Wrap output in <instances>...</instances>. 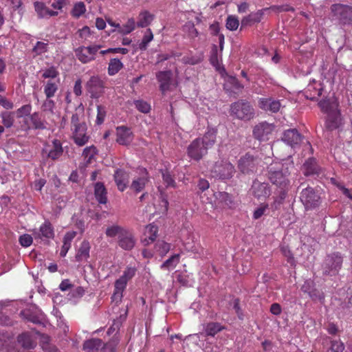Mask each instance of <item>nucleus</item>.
I'll list each match as a JSON object with an SVG mask.
<instances>
[{"label":"nucleus","instance_id":"1","mask_svg":"<svg viewBox=\"0 0 352 352\" xmlns=\"http://www.w3.org/2000/svg\"><path fill=\"white\" fill-rule=\"evenodd\" d=\"M294 168V163L289 162L271 164L267 168V177L270 182L280 189V197L285 199L289 186L288 176L289 169Z\"/></svg>","mask_w":352,"mask_h":352},{"label":"nucleus","instance_id":"2","mask_svg":"<svg viewBox=\"0 0 352 352\" xmlns=\"http://www.w3.org/2000/svg\"><path fill=\"white\" fill-rule=\"evenodd\" d=\"M321 110L327 113L325 122V128L328 131L335 130L341 125V117L336 102H331L329 100H322L318 103Z\"/></svg>","mask_w":352,"mask_h":352},{"label":"nucleus","instance_id":"3","mask_svg":"<svg viewBox=\"0 0 352 352\" xmlns=\"http://www.w3.org/2000/svg\"><path fill=\"white\" fill-rule=\"evenodd\" d=\"M230 114L235 119L247 122L254 118L255 110L247 100L240 99L230 104Z\"/></svg>","mask_w":352,"mask_h":352},{"label":"nucleus","instance_id":"4","mask_svg":"<svg viewBox=\"0 0 352 352\" xmlns=\"http://www.w3.org/2000/svg\"><path fill=\"white\" fill-rule=\"evenodd\" d=\"M342 263L343 256L340 252L327 254L322 264V274L330 276L338 274Z\"/></svg>","mask_w":352,"mask_h":352},{"label":"nucleus","instance_id":"5","mask_svg":"<svg viewBox=\"0 0 352 352\" xmlns=\"http://www.w3.org/2000/svg\"><path fill=\"white\" fill-rule=\"evenodd\" d=\"M235 173L234 166L228 161H217L210 169L212 177L218 179H229Z\"/></svg>","mask_w":352,"mask_h":352},{"label":"nucleus","instance_id":"6","mask_svg":"<svg viewBox=\"0 0 352 352\" xmlns=\"http://www.w3.org/2000/svg\"><path fill=\"white\" fill-rule=\"evenodd\" d=\"M333 19L343 25L352 24V7L343 4H333L331 7Z\"/></svg>","mask_w":352,"mask_h":352},{"label":"nucleus","instance_id":"7","mask_svg":"<svg viewBox=\"0 0 352 352\" xmlns=\"http://www.w3.org/2000/svg\"><path fill=\"white\" fill-rule=\"evenodd\" d=\"M259 159L250 153H245L238 161V168L243 174L254 173L257 170Z\"/></svg>","mask_w":352,"mask_h":352},{"label":"nucleus","instance_id":"8","mask_svg":"<svg viewBox=\"0 0 352 352\" xmlns=\"http://www.w3.org/2000/svg\"><path fill=\"white\" fill-rule=\"evenodd\" d=\"M300 199L307 210L315 208L320 204V197L311 187L302 189Z\"/></svg>","mask_w":352,"mask_h":352},{"label":"nucleus","instance_id":"9","mask_svg":"<svg viewBox=\"0 0 352 352\" xmlns=\"http://www.w3.org/2000/svg\"><path fill=\"white\" fill-rule=\"evenodd\" d=\"M275 129L274 124L267 122H261L257 124L253 129V136L259 141H267Z\"/></svg>","mask_w":352,"mask_h":352},{"label":"nucleus","instance_id":"10","mask_svg":"<svg viewBox=\"0 0 352 352\" xmlns=\"http://www.w3.org/2000/svg\"><path fill=\"white\" fill-rule=\"evenodd\" d=\"M42 153L43 155H46L47 158L52 160H58L63 153V148L60 141L54 139L51 142L45 143Z\"/></svg>","mask_w":352,"mask_h":352},{"label":"nucleus","instance_id":"11","mask_svg":"<svg viewBox=\"0 0 352 352\" xmlns=\"http://www.w3.org/2000/svg\"><path fill=\"white\" fill-rule=\"evenodd\" d=\"M208 150L201 143L200 138L194 140L188 146V155L192 160L199 161L208 153Z\"/></svg>","mask_w":352,"mask_h":352},{"label":"nucleus","instance_id":"12","mask_svg":"<svg viewBox=\"0 0 352 352\" xmlns=\"http://www.w3.org/2000/svg\"><path fill=\"white\" fill-rule=\"evenodd\" d=\"M250 192L254 197L264 199L271 195V188L268 183L256 179L252 182Z\"/></svg>","mask_w":352,"mask_h":352},{"label":"nucleus","instance_id":"13","mask_svg":"<svg viewBox=\"0 0 352 352\" xmlns=\"http://www.w3.org/2000/svg\"><path fill=\"white\" fill-rule=\"evenodd\" d=\"M104 88V81L98 76H94L86 83V89L92 98H98Z\"/></svg>","mask_w":352,"mask_h":352},{"label":"nucleus","instance_id":"14","mask_svg":"<svg viewBox=\"0 0 352 352\" xmlns=\"http://www.w3.org/2000/svg\"><path fill=\"white\" fill-rule=\"evenodd\" d=\"M116 142L122 146H129L133 140V133L131 129L125 126L116 128Z\"/></svg>","mask_w":352,"mask_h":352},{"label":"nucleus","instance_id":"15","mask_svg":"<svg viewBox=\"0 0 352 352\" xmlns=\"http://www.w3.org/2000/svg\"><path fill=\"white\" fill-rule=\"evenodd\" d=\"M148 182V173L146 168L140 169V176L135 178L131 185L130 189L135 193L142 191Z\"/></svg>","mask_w":352,"mask_h":352},{"label":"nucleus","instance_id":"16","mask_svg":"<svg viewBox=\"0 0 352 352\" xmlns=\"http://www.w3.org/2000/svg\"><path fill=\"white\" fill-rule=\"evenodd\" d=\"M74 142L79 146H82L88 142L89 137L87 135V124L83 122L77 127L72 128Z\"/></svg>","mask_w":352,"mask_h":352},{"label":"nucleus","instance_id":"17","mask_svg":"<svg viewBox=\"0 0 352 352\" xmlns=\"http://www.w3.org/2000/svg\"><path fill=\"white\" fill-rule=\"evenodd\" d=\"M282 140L292 148L298 145L302 140V135L296 129L286 130L282 137Z\"/></svg>","mask_w":352,"mask_h":352},{"label":"nucleus","instance_id":"18","mask_svg":"<svg viewBox=\"0 0 352 352\" xmlns=\"http://www.w3.org/2000/svg\"><path fill=\"white\" fill-rule=\"evenodd\" d=\"M118 243L122 249L129 251L135 247L136 239L133 233L127 229L122 236H120Z\"/></svg>","mask_w":352,"mask_h":352},{"label":"nucleus","instance_id":"19","mask_svg":"<svg viewBox=\"0 0 352 352\" xmlns=\"http://www.w3.org/2000/svg\"><path fill=\"white\" fill-rule=\"evenodd\" d=\"M114 181L119 190L124 191L129 184V174L124 169L118 168L113 174Z\"/></svg>","mask_w":352,"mask_h":352},{"label":"nucleus","instance_id":"20","mask_svg":"<svg viewBox=\"0 0 352 352\" xmlns=\"http://www.w3.org/2000/svg\"><path fill=\"white\" fill-rule=\"evenodd\" d=\"M172 76L173 74L170 70L161 71L156 74V78L160 82V89L163 94L169 90Z\"/></svg>","mask_w":352,"mask_h":352},{"label":"nucleus","instance_id":"21","mask_svg":"<svg viewBox=\"0 0 352 352\" xmlns=\"http://www.w3.org/2000/svg\"><path fill=\"white\" fill-rule=\"evenodd\" d=\"M258 107L264 111L276 113L280 110V103L278 100L272 98H262L258 100Z\"/></svg>","mask_w":352,"mask_h":352},{"label":"nucleus","instance_id":"22","mask_svg":"<svg viewBox=\"0 0 352 352\" xmlns=\"http://www.w3.org/2000/svg\"><path fill=\"white\" fill-rule=\"evenodd\" d=\"M302 170L305 176L318 175L321 170L320 167L314 157H309L305 162Z\"/></svg>","mask_w":352,"mask_h":352},{"label":"nucleus","instance_id":"23","mask_svg":"<svg viewBox=\"0 0 352 352\" xmlns=\"http://www.w3.org/2000/svg\"><path fill=\"white\" fill-rule=\"evenodd\" d=\"M90 249L91 245L89 242L87 240H84L77 250V253L75 256L76 261L78 262L87 261L89 258Z\"/></svg>","mask_w":352,"mask_h":352},{"label":"nucleus","instance_id":"24","mask_svg":"<svg viewBox=\"0 0 352 352\" xmlns=\"http://www.w3.org/2000/svg\"><path fill=\"white\" fill-rule=\"evenodd\" d=\"M35 237L38 236L41 239L43 237L46 239H52L54 236V228L49 221H45L42 224L38 232H34Z\"/></svg>","mask_w":352,"mask_h":352},{"label":"nucleus","instance_id":"25","mask_svg":"<svg viewBox=\"0 0 352 352\" xmlns=\"http://www.w3.org/2000/svg\"><path fill=\"white\" fill-rule=\"evenodd\" d=\"M107 190L102 182H97L94 186V195L97 201L102 204L107 202Z\"/></svg>","mask_w":352,"mask_h":352},{"label":"nucleus","instance_id":"26","mask_svg":"<svg viewBox=\"0 0 352 352\" xmlns=\"http://www.w3.org/2000/svg\"><path fill=\"white\" fill-rule=\"evenodd\" d=\"M102 340L99 338H91L86 340L83 344V349L87 352H98L101 349Z\"/></svg>","mask_w":352,"mask_h":352},{"label":"nucleus","instance_id":"27","mask_svg":"<svg viewBox=\"0 0 352 352\" xmlns=\"http://www.w3.org/2000/svg\"><path fill=\"white\" fill-rule=\"evenodd\" d=\"M217 131L214 129H208L201 139V143L204 146L209 149L213 146L216 142Z\"/></svg>","mask_w":352,"mask_h":352},{"label":"nucleus","instance_id":"28","mask_svg":"<svg viewBox=\"0 0 352 352\" xmlns=\"http://www.w3.org/2000/svg\"><path fill=\"white\" fill-rule=\"evenodd\" d=\"M318 87H316L314 83L309 84L305 92V97L311 100H316L322 94V91L321 85L318 84Z\"/></svg>","mask_w":352,"mask_h":352},{"label":"nucleus","instance_id":"29","mask_svg":"<svg viewBox=\"0 0 352 352\" xmlns=\"http://www.w3.org/2000/svg\"><path fill=\"white\" fill-rule=\"evenodd\" d=\"M127 281L124 278L120 277L115 282V290L112 296L113 300H120L122 297V292L126 288Z\"/></svg>","mask_w":352,"mask_h":352},{"label":"nucleus","instance_id":"30","mask_svg":"<svg viewBox=\"0 0 352 352\" xmlns=\"http://www.w3.org/2000/svg\"><path fill=\"white\" fill-rule=\"evenodd\" d=\"M225 329L219 322H211L204 326V332L206 336L214 337L217 333Z\"/></svg>","mask_w":352,"mask_h":352},{"label":"nucleus","instance_id":"31","mask_svg":"<svg viewBox=\"0 0 352 352\" xmlns=\"http://www.w3.org/2000/svg\"><path fill=\"white\" fill-rule=\"evenodd\" d=\"M87 52V50L85 46H80L75 50L77 58L83 64L95 60V57L91 56Z\"/></svg>","mask_w":352,"mask_h":352},{"label":"nucleus","instance_id":"32","mask_svg":"<svg viewBox=\"0 0 352 352\" xmlns=\"http://www.w3.org/2000/svg\"><path fill=\"white\" fill-rule=\"evenodd\" d=\"M18 342L25 349H34L36 346L33 342L31 336L28 333H23L18 336Z\"/></svg>","mask_w":352,"mask_h":352},{"label":"nucleus","instance_id":"33","mask_svg":"<svg viewBox=\"0 0 352 352\" xmlns=\"http://www.w3.org/2000/svg\"><path fill=\"white\" fill-rule=\"evenodd\" d=\"M126 228L122 226L115 224L107 227L105 231V234L108 237L118 236L119 239L120 236H122L125 232V231H126Z\"/></svg>","mask_w":352,"mask_h":352},{"label":"nucleus","instance_id":"34","mask_svg":"<svg viewBox=\"0 0 352 352\" xmlns=\"http://www.w3.org/2000/svg\"><path fill=\"white\" fill-rule=\"evenodd\" d=\"M153 15L150 14L148 11L141 12L138 16V21L137 26L139 28H146L153 20Z\"/></svg>","mask_w":352,"mask_h":352},{"label":"nucleus","instance_id":"35","mask_svg":"<svg viewBox=\"0 0 352 352\" xmlns=\"http://www.w3.org/2000/svg\"><path fill=\"white\" fill-rule=\"evenodd\" d=\"M157 227L153 225H149L146 227V234L148 236L143 241L144 245H148L154 242L157 238Z\"/></svg>","mask_w":352,"mask_h":352},{"label":"nucleus","instance_id":"36","mask_svg":"<svg viewBox=\"0 0 352 352\" xmlns=\"http://www.w3.org/2000/svg\"><path fill=\"white\" fill-rule=\"evenodd\" d=\"M0 118H1V121L3 124V126L10 128L14 122V113L4 111L0 113Z\"/></svg>","mask_w":352,"mask_h":352},{"label":"nucleus","instance_id":"37","mask_svg":"<svg viewBox=\"0 0 352 352\" xmlns=\"http://www.w3.org/2000/svg\"><path fill=\"white\" fill-rule=\"evenodd\" d=\"M123 63L118 58H111L108 66V74L109 76H114L122 67Z\"/></svg>","mask_w":352,"mask_h":352},{"label":"nucleus","instance_id":"38","mask_svg":"<svg viewBox=\"0 0 352 352\" xmlns=\"http://www.w3.org/2000/svg\"><path fill=\"white\" fill-rule=\"evenodd\" d=\"M30 120L35 129H45L46 128L45 122L41 119L39 113L35 112L30 116Z\"/></svg>","mask_w":352,"mask_h":352},{"label":"nucleus","instance_id":"39","mask_svg":"<svg viewBox=\"0 0 352 352\" xmlns=\"http://www.w3.org/2000/svg\"><path fill=\"white\" fill-rule=\"evenodd\" d=\"M179 262V254H174L162 264L161 269L170 270V269L175 267Z\"/></svg>","mask_w":352,"mask_h":352},{"label":"nucleus","instance_id":"40","mask_svg":"<svg viewBox=\"0 0 352 352\" xmlns=\"http://www.w3.org/2000/svg\"><path fill=\"white\" fill-rule=\"evenodd\" d=\"M227 85H230L232 91L234 94L240 93L243 89V85L239 82L238 79L234 76H229L227 80Z\"/></svg>","mask_w":352,"mask_h":352},{"label":"nucleus","instance_id":"41","mask_svg":"<svg viewBox=\"0 0 352 352\" xmlns=\"http://www.w3.org/2000/svg\"><path fill=\"white\" fill-rule=\"evenodd\" d=\"M34 10L38 14V18L47 17L48 8L43 2L36 1L34 3Z\"/></svg>","mask_w":352,"mask_h":352},{"label":"nucleus","instance_id":"42","mask_svg":"<svg viewBox=\"0 0 352 352\" xmlns=\"http://www.w3.org/2000/svg\"><path fill=\"white\" fill-rule=\"evenodd\" d=\"M118 343V338L113 337L106 344L102 343L101 351L102 352H115Z\"/></svg>","mask_w":352,"mask_h":352},{"label":"nucleus","instance_id":"43","mask_svg":"<svg viewBox=\"0 0 352 352\" xmlns=\"http://www.w3.org/2000/svg\"><path fill=\"white\" fill-rule=\"evenodd\" d=\"M57 90V84L50 80L47 82L44 87V93L47 98H51L52 97H53Z\"/></svg>","mask_w":352,"mask_h":352},{"label":"nucleus","instance_id":"44","mask_svg":"<svg viewBox=\"0 0 352 352\" xmlns=\"http://www.w3.org/2000/svg\"><path fill=\"white\" fill-rule=\"evenodd\" d=\"M155 248L160 255L164 256L170 250V244L164 241H158L155 245Z\"/></svg>","mask_w":352,"mask_h":352},{"label":"nucleus","instance_id":"45","mask_svg":"<svg viewBox=\"0 0 352 352\" xmlns=\"http://www.w3.org/2000/svg\"><path fill=\"white\" fill-rule=\"evenodd\" d=\"M86 11L85 5L83 2H78L76 3L71 13L72 15L75 18H79L81 15H82Z\"/></svg>","mask_w":352,"mask_h":352},{"label":"nucleus","instance_id":"46","mask_svg":"<svg viewBox=\"0 0 352 352\" xmlns=\"http://www.w3.org/2000/svg\"><path fill=\"white\" fill-rule=\"evenodd\" d=\"M135 27V22L134 19L131 18L129 19L126 23L122 27H120L119 30V32L122 34H127L131 32Z\"/></svg>","mask_w":352,"mask_h":352},{"label":"nucleus","instance_id":"47","mask_svg":"<svg viewBox=\"0 0 352 352\" xmlns=\"http://www.w3.org/2000/svg\"><path fill=\"white\" fill-rule=\"evenodd\" d=\"M153 38V34L151 29H147L146 34L142 38V42L139 45V48L141 50H145L147 48V45Z\"/></svg>","mask_w":352,"mask_h":352},{"label":"nucleus","instance_id":"48","mask_svg":"<svg viewBox=\"0 0 352 352\" xmlns=\"http://www.w3.org/2000/svg\"><path fill=\"white\" fill-rule=\"evenodd\" d=\"M217 198L225 206L231 207L232 204V197L226 192H219Z\"/></svg>","mask_w":352,"mask_h":352},{"label":"nucleus","instance_id":"49","mask_svg":"<svg viewBox=\"0 0 352 352\" xmlns=\"http://www.w3.org/2000/svg\"><path fill=\"white\" fill-rule=\"evenodd\" d=\"M184 30L188 33V37L195 38L198 36L199 32L192 22L186 23L184 26Z\"/></svg>","mask_w":352,"mask_h":352},{"label":"nucleus","instance_id":"50","mask_svg":"<svg viewBox=\"0 0 352 352\" xmlns=\"http://www.w3.org/2000/svg\"><path fill=\"white\" fill-rule=\"evenodd\" d=\"M136 109L142 113H147L151 110L150 104L142 100H138L134 101Z\"/></svg>","mask_w":352,"mask_h":352},{"label":"nucleus","instance_id":"51","mask_svg":"<svg viewBox=\"0 0 352 352\" xmlns=\"http://www.w3.org/2000/svg\"><path fill=\"white\" fill-rule=\"evenodd\" d=\"M239 25L238 19L234 16H229L226 20V28L227 29L234 31L236 30Z\"/></svg>","mask_w":352,"mask_h":352},{"label":"nucleus","instance_id":"52","mask_svg":"<svg viewBox=\"0 0 352 352\" xmlns=\"http://www.w3.org/2000/svg\"><path fill=\"white\" fill-rule=\"evenodd\" d=\"M47 51V43H45L41 41H37L36 45L32 49V52L36 54V55L42 54Z\"/></svg>","mask_w":352,"mask_h":352},{"label":"nucleus","instance_id":"53","mask_svg":"<svg viewBox=\"0 0 352 352\" xmlns=\"http://www.w3.org/2000/svg\"><path fill=\"white\" fill-rule=\"evenodd\" d=\"M106 109L105 107L102 105L97 106V117H96V123L97 124H101L103 123L104 120V118L106 117Z\"/></svg>","mask_w":352,"mask_h":352},{"label":"nucleus","instance_id":"54","mask_svg":"<svg viewBox=\"0 0 352 352\" xmlns=\"http://www.w3.org/2000/svg\"><path fill=\"white\" fill-rule=\"evenodd\" d=\"M344 350V344L340 340H331L330 351L331 352H343Z\"/></svg>","mask_w":352,"mask_h":352},{"label":"nucleus","instance_id":"55","mask_svg":"<svg viewBox=\"0 0 352 352\" xmlns=\"http://www.w3.org/2000/svg\"><path fill=\"white\" fill-rule=\"evenodd\" d=\"M55 104L52 100L50 98H47L43 103L41 106V110L44 112H50L53 113V110L54 108Z\"/></svg>","mask_w":352,"mask_h":352},{"label":"nucleus","instance_id":"56","mask_svg":"<svg viewBox=\"0 0 352 352\" xmlns=\"http://www.w3.org/2000/svg\"><path fill=\"white\" fill-rule=\"evenodd\" d=\"M59 73L54 67H51L44 71L42 77L44 78H55L58 76Z\"/></svg>","mask_w":352,"mask_h":352},{"label":"nucleus","instance_id":"57","mask_svg":"<svg viewBox=\"0 0 352 352\" xmlns=\"http://www.w3.org/2000/svg\"><path fill=\"white\" fill-rule=\"evenodd\" d=\"M162 178L164 183L166 184V186H175V180L172 177V175L168 170L162 171Z\"/></svg>","mask_w":352,"mask_h":352},{"label":"nucleus","instance_id":"58","mask_svg":"<svg viewBox=\"0 0 352 352\" xmlns=\"http://www.w3.org/2000/svg\"><path fill=\"white\" fill-rule=\"evenodd\" d=\"M19 243L23 247H29L33 241V239L31 235L25 234L19 237Z\"/></svg>","mask_w":352,"mask_h":352},{"label":"nucleus","instance_id":"59","mask_svg":"<svg viewBox=\"0 0 352 352\" xmlns=\"http://www.w3.org/2000/svg\"><path fill=\"white\" fill-rule=\"evenodd\" d=\"M308 295L313 300H322L324 299L323 294L315 287L311 289Z\"/></svg>","mask_w":352,"mask_h":352},{"label":"nucleus","instance_id":"60","mask_svg":"<svg viewBox=\"0 0 352 352\" xmlns=\"http://www.w3.org/2000/svg\"><path fill=\"white\" fill-rule=\"evenodd\" d=\"M268 209L267 204H262L260 207L256 208L253 214V218L254 219H258L261 218L265 212V211Z\"/></svg>","mask_w":352,"mask_h":352},{"label":"nucleus","instance_id":"61","mask_svg":"<svg viewBox=\"0 0 352 352\" xmlns=\"http://www.w3.org/2000/svg\"><path fill=\"white\" fill-rule=\"evenodd\" d=\"M97 153V149L94 146H88L84 148L82 155L85 157H88L90 160Z\"/></svg>","mask_w":352,"mask_h":352},{"label":"nucleus","instance_id":"62","mask_svg":"<svg viewBox=\"0 0 352 352\" xmlns=\"http://www.w3.org/2000/svg\"><path fill=\"white\" fill-rule=\"evenodd\" d=\"M31 109H32V107H31V105H30V104H25V105L22 106L21 108H19L16 111L17 117L21 118L23 116L29 115L30 113Z\"/></svg>","mask_w":352,"mask_h":352},{"label":"nucleus","instance_id":"63","mask_svg":"<svg viewBox=\"0 0 352 352\" xmlns=\"http://www.w3.org/2000/svg\"><path fill=\"white\" fill-rule=\"evenodd\" d=\"M136 270L134 267H127L123 272V274L120 276L121 278H124L126 281L128 282L130 279H131L135 274Z\"/></svg>","mask_w":352,"mask_h":352},{"label":"nucleus","instance_id":"64","mask_svg":"<svg viewBox=\"0 0 352 352\" xmlns=\"http://www.w3.org/2000/svg\"><path fill=\"white\" fill-rule=\"evenodd\" d=\"M0 106L6 109H12L14 107L13 103L6 97L0 95Z\"/></svg>","mask_w":352,"mask_h":352}]
</instances>
